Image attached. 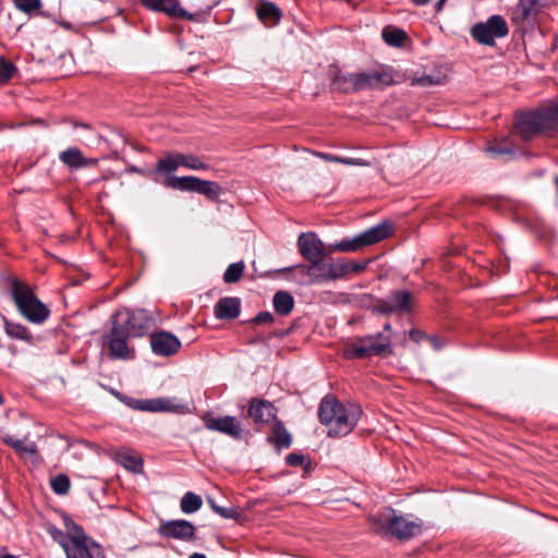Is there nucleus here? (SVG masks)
<instances>
[{
	"label": "nucleus",
	"mask_w": 558,
	"mask_h": 558,
	"mask_svg": "<svg viewBox=\"0 0 558 558\" xmlns=\"http://www.w3.org/2000/svg\"><path fill=\"white\" fill-rule=\"evenodd\" d=\"M488 150L490 153H494V154H509V153H512L511 149H494V148H489Z\"/></svg>",
	"instance_id": "obj_51"
},
{
	"label": "nucleus",
	"mask_w": 558,
	"mask_h": 558,
	"mask_svg": "<svg viewBox=\"0 0 558 558\" xmlns=\"http://www.w3.org/2000/svg\"><path fill=\"white\" fill-rule=\"evenodd\" d=\"M274 320V316L270 312H262L254 318L255 324H270Z\"/></svg>",
	"instance_id": "obj_47"
},
{
	"label": "nucleus",
	"mask_w": 558,
	"mask_h": 558,
	"mask_svg": "<svg viewBox=\"0 0 558 558\" xmlns=\"http://www.w3.org/2000/svg\"><path fill=\"white\" fill-rule=\"evenodd\" d=\"M385 330H390V325L389 324H386L385 327H384Z\"/></svg>",
	"instance_id": "obj_58"
},
{
	"label": "nucleus",
	"mask_w": 558,
	"mask_h": 558,
	"mask_svg": "<svg viewBox=\"0 0 558 558\" xmlns=\"http://www.w3.org/2000/svg\"><path fill=\"white\" fill-rule=\"evenodd\" d=\"M428 340L434 349H436V350L440 349L441 344L436 337H428Z\"/></svg>",
	"instance_id": "obj_50"
},
{
	"label": "nucleus",
	"mask_w": 558,
	"mask_h": 558,
	"mask_svg": "<svg viewBox=\"0 0 558 558\" xmlns=\"http://www.w3.org/2000/svg\"><path fill=\"white\" fill-rule=\"evenodd\" d=\"M204 425L207 429L222 433L231 438L240 439L243 436V428L236 417L226 416H214L210 413H205L202 416Z\"/></svg>",
	"instance_id": "obj_9"
},
{
	"label": "nucleus",
	"mask_w": 558,
	"mask_h": 558,
	"mask_svg": "<svg viewBox=\"0 0 558 558\" xmlns=\"http://www.w3.org/2000/svg\"><path fill=\"white\" fill-rule=\"evenodd\" d=\"M259 20L265 24H276L281 17L279 8L270 2H262L257 9Z\"/></svg>",
	"instance_id": "obj_28"
},
{
	"label": "nucleus",
	"mask_w": 558,
	"mask_h": 558,
	"mask_svg": "<svg viewBox=\"0 0 558 558\" xmlns=\"http://www.w3.org/2000/svg\"><path fill=\"white\" fill-rule=\"evenodd\" d=\"M337 279L343 278L351 275L349 259H337L336 260Z\"/></svg>",
	"instance_id": "obj_42"
},
{
	"label": "nucleus",
	"mask_w": 558,
	"mask_h": 558,
	"mask_svg": "<svg viewBox=\"0 0 558 558\" xmlns=\"http://www.w3.org/2000/svg\"><path fill=\"white\" fill-rule=\"evenodd\" d=\"M59 24H60L63 28H65V29H71V27H72L71 23H69V22H64V21H62V22H59Z\"/></svg>",
	"instance_id": "obj_53"
},
{
	"label": "nucleus",
	"mask_w": 558,
	"mask_h": 558,
	"mask_svg": "<svg viewBox=\"0 0 558 558\" xmlns=\"http://www.w3.org/2000/svg\"><path fill=\"white\" fill-rule=\"evenodd\" d=\"M208 502H209V505H210V507H211V509H213L214 511H215V508H219V507H220V506H218V505L215 502V500H214V499H211V498H209V499H208Z\"/></svg>",
	"instance_id": "obj_54"
},
{
	"label": "nucleus",
	"mask_w": 558,
	"mask_h": 558,
	"mask_svg": "<svg viewBox=\"0 0 558 558\" xmlns=\"http://www.w3.org/2000/svg\"><path fill=\"white\" fill-rule=\"evenodd\" d=\"M3 441L11 446L20 454H35L37 452L36 445L34 442L26 444L22 439H17L11 435H5Z\"/></svg>",
	"instance_id": "obj_32"
},
{
	"label": "nucleus",
	"mask_w": 558,
	"mask_h": 558,
	"mask_svg": "<svg viewBox=\"0 0 558 558\" xmlns=\"http://www.w3.org/2000/svg\"><path fill=\"white\" fill-rule=\"evenodd\" d=\"M315 155L326 161H329V162H338V163H343V165H348V166H361V167L369 166V162L364 159L343 158V157L325 154V153H316Z\"/></svg>",
	"instance_id": "obj_37"
},
{
	"label": "nucleus",
	"mask_w": 558,
	"mask_h": 558,
	"mask_svg": "<svg viewBox=\"0 0 558 558\" xmlns=\"http://www.w3.org/2000/svg\"><path fill=\"white\" fill-rule=\"evenodd\" d=\"M50 485L57 495H65L70 490L71 483L66 475L59 474L51 478Z\"/></svg>",
	"instance_id": "obj_40"
},
{
	"label": "nucleus",
	"mask_w": 558,
	"mask_h": 558,
	"mask_svg": "<svg viewBox=\"0 0 558 558\" xmlns=\"http://www.w3.org/2000/svg\"><path fill=\"white\" fill-rule=\"evenodd\" d=\"M150 317L143 310L131 311L123 308L112 318L113 325H120L124 335L132 338L143 337L150 328Z\"/></svg>",
	"instance_id": "obj_6"
},
{
	"label": "nucleus",
	"mask_w": 558,
	"mask_h": 558,
	"mask_svg": "<svg viewBox=\"0 0 558 558\" xmlns=\"http://www.w3.org/2000/svg\"><path fill=\"white\" fill-rule=\"evenodd\" d=\"M413 4L417 5V7H422V5H425L429 2V0H411Z\"/></svg>",
	"instance_id": "obj_52"
},
{
	"label": "nucleus",
	"mask_w": 558,
	"mask_h": 558,
	"mask_svg": "<svg viewBox=\"0 0 558 558\" xmlns=\"http://www.w3.org/2000/svg\"><path fill=\"white\" fill-rule=\"evenodd\" d=\"M362 73L363 89L384 88L398 83L401 76L390 68H381Z\"/></svg>",
	"instance_id": "obj_13"
},
{
	"label": "nucleus",
	"mask_w": 558,
	"mask_h": 558,
	"mask_svg": "<svg viewBox=\"0 0 558 558\" xmlns=\"http://www.w3.org/2000/svg\"><path fill=\"white\" fill-rule=\"evenodd\" d=\"M538 13V0H519L512 9L511 20L515 25L531 24Z\"/></svg>",
	"instance_id": "obj_18"
},
{
	"label": "nucleus",
	"mask_w": 558,
	"mask_h": 558,
	"mask_svg": "<svg viewBox=\"0 0 558 558\" xmlns=\"http://www.w3.org/2000/svg\"><path fill=\"white\" fill-rule=\"evenodd\" d=\"M215 512L226 519H233L238 517V511L233 508L219 507L215 508Z\"/></svg>",
	"instance_id": "obj_45"
},
{
	"label": "nucleus",
	"mask_w": 558,
	"mask_h": 558,
	"mask_svg": "<svg viewBox=\"0 0 558 558\" xmlns=\"http://www.w3.org/2000/svg\"><path fill=\"white\" fill-rule=\"evenodd\" d=\"M268 440L278 447H289L291 444V435L281 422H276Z\"/></svg>",
	"instance_id": "obj_29"
},
{
	"label": "nucleus",
	"mask_w": 558,
	"mask_h": 558,
	"mask_svg": "<svg viewBox=\"0 0 558 558\" xmlns=\"http://www.w3.org/2000/svg\"><path fill=\"white\" fill-rule=\"evenodd\" d=\"M447 0H439L436 4V9L440 11L442 9V5L445 4Z\"/></svg>",
	"instance_id": "obj_55"
},
{
	"label": "nucleus",
	"mask_w": 558,
	"mask_h": 558,
	"mask_svg": "<svg viewBox=\"0 0 558 558\" xmlns=\"http://www.w3.org/2000/svg\"><path fill=\"white\" fill-rule=\"evenodd\" d=\"M142 3L153 10L158 12H163L171 17H179L192 21L194 15L189 13L185 9H183L177 0H141Z\"/></svg>",
	"instance_id": "obj_17"
},
{
	"label": "nucleus",
	"mask_w": 558,
	"mask_h": 558,
	"mask_svg": "<svg viewBox=\"0 0 558 558\" xmlns=\"http://www.w3.org/2000/svg\"><path fill=\"white\" fill-rule=\"evenodd\" d=\"M305 269L311 283L337 280L336 260H324L320 258L313 265L301 266Z\"/></svg>",
	"instance_id": "obj_15"
},
{
	"label": "nucleus",
	"mask_w": 558,
	"mask_h": 558,
	"mask_svg": "<svg viewBox=\"0 0 558 558\" xmlns=\"http://www.w3.org/2000/svg\"><path fill=\"white\" fill-rule=\"evenodd\" d=\"M240 305L238 298H222L215 305V316L218 319H234L240 314Z\"/></svg>",
	"instance_id": "obj_24"
},
{
	"label": "nucleus",
	"mask_w": 558,
	"mask_h": 558,
	"mask_svg": "<svg viewBox=\"0 0 558 558\" xmlns=\"http://www.w3.org/2000/svg\"><path fill=\"white\" fill-rule=\"evenodd\" d=\"M16 68L4 58H0V81L8 82L15 73Z\"/></svg>",
	"instance_id": "obj_41"
},
{
	"label": "nucleus",
	"mask_w": 558,
	"mask_h": 558,
	"mask_svg": "<svg viewBox=\"0 0 558 558\" xmlns=\"http://www.w3.org/2000/svg\"><path fill=\"white\" fill-rule=\"evenodd\" d=\"M362 410L355 404H342L335 398L326 397L319 404V420L328 427V436L342 437L356 425Z\"/></svg>",
	"instance_id": "obj_2"
},
{
	"label": "nucleus",
	"mask_w": 558,
	"mask_h": 558,
	"mask_svg": "<svg viewBox=\"0 0 558 558\" xmlns=\"http://www.w3.org/2000/svg\"><path fill=\"white\" fill-rule=\"evenodd\" d=\"M190 558H206V557H205V555H203V554H197V553H195V554H193L192 556H190Z\"/></svg>",
	"instance_id": "obj_56"
},
{
	"label": "nucleus",
	"mask_w": 558,
	"mask_h": 558,
	"mask_svg": "<svg viewBox=\"0 0 558 558\" xmlns=\"http://www.w3.org/2000/svg\"><path fill=\"white\" fill-rule=\"evenodd\" d=\"M374 310L380 314H391L396 312L388 299L385 301H379L375 305Z\"/></svg>",
	"instance_id": "obj_44"
},
{
	"label": "nucleus",
	"mask_w": 558,
	"mask_h": 558,
	"mask_svg": "<svg viewBox=\"0 0 558 558\" xmlns=\"http://www.w3.org/2000/svg\"><path fill=\"white\" fill-rule=\"evenodd\" d=\"M416 83L422 86H430V85H439L442 83L441 78L437 76L436 78L432 75H423L416 78Z\"/></svg>",
	"instance_id": "obj_43"
},
{
	"label": "nucleus",
	"mask_w": 558,
	"mask_h": 558,
	"mask_svg": "<svg viewBox=\"0 0 558 558\" xmlns=\"http://www.w3.org/2000/svg\"><path fill=\"white\" fill-rule=\"evenodd\" d=\"M199 179L196 177H175L169 175L163 184L172 190L196 192Z\"/></svg>",
	"instance_id": "obj_26"
},
{
	"label": "nucleus",
	"mask_w": 558,
	"mask_h": 558,
	"mask_svg": "<svg viewBox=\"0 0 558 558\" xmlns=\"http://www.w3.org/2000/svg\"><path fill=\"white\" fill-rule=\"evenodd\" d=\"M556 181H557V183H558V177L556 178Z\"/></svg>",
	"instance_id": "obj_59"
},
{
	"label": "nucleus",
	"mask_w": 558,
	"mask_h": 558,
	"mask_svg": "<svg viewBox=\"0 0 558 558\" xmlns=\"http://www.w3.org/2000/svg\"><path fill=\"white\" fill-rule=\"evenodd\" d=\"M150 345L154 353L169 356L179 351L181 342L174 335L168 331H159L150 336Z\"/></svg>",
	"instance_id": "obj_16"
},
{
	"label": "nucleus",
	"mask_w": 558,
	"mask_h": 558,
	"mask_svg": "<svg viewBox=\"0 0 558 558\" xmlns=\"http://www.w3.org/2000/svg\"><path fill=\"white\" fill-rule=\"evenodd\" d=\"M391 353V339L383 333L354 339L349 342L343 350V354L347 359L387 356Z\"/></svg>",
	"instance_id": "obj_4"
},
{
	"label": "nucleus",
	"mask_w": 558,
	"mask_h": 558,
	"mask_svg": "<svg viewBox=\"0 0 558 558\" xmlns=\"http://www.w3.org/2000/svg\"><path fill=\"white\" fill-rule=\"evenodd\" d=\"M272 303L276 312L280 315H288L294 305L292 295L283 291H279L275 294Z\"/></svg>",
	"instance_id": "obj_31"
},
{
	"label": "nucleus",
	"mask_w": 558,
	"mask_h": 558,
	"mask_svg": "<svg viewBox=\"0 0 558 558\" xmlns=\"http://www.w3.org/2000/svg\"><path fill=\"white\" fill-rule=\"evenodd\" d=\"M396 312L408 311L411 306L412 295L408 291H396L388 298Z\"/></svg>",
	"instance_id": "obj_33"
},
{
	"label": "nucleus",
	"mask_w": 558,
	"mask_h": 558,
	"mask_svg": "<svg viewBox=\"0 0 558 558\" xmlns=\"http://www.w3.org/2000/svg\"><path fill=\"white\" fill-rule=\"evenodd\" d=\"M65 526L66 533H63L61 530L52 525L48 526L47 531L48 534L52 537V539L56 541L66 554V546L72 542L74 543V541L77 539L83 530L81 526H78L72 521H66Z\"/></svg>",
	"instance_id": "obj_20"
},
{
	"label": "nucleus",
	"mask_w": 558,
	"mask_h": 558,
	"mask_svg": "<svg viewBox=\"0 0 558 558\" xmlns=\"http://www.w3.org/2000/svg\"><path fill=\"white\" fill-rule=\"evenodd\" d=\"M535 113L542 122L544 132L553 131L558 126V102L551 104Z\"/></svg>",
	"instance_id": "obj_27"
},
{
	"label": "nucleus",
	"mask_w": 558,
	"mask_h": 558,
	"mask_svg": "<svg viewBox=\"0 0 558 558\" xmlns=\"http://www.w3.org/2000/svg\"><path fill=\"white\" fill-rule=\"evenodd\" d=\"M130 336L124 335L120 325H113L108 335L102 337V342L109 349L112 359H131L133 350L128 347L126 340Z\"/></svg>",
	"instance_id": "obj_10"
},
{
	"label": "nucleus",
	"mask_w": 558,
	"mask_h": 558,
	"mask_svg": "<svg viewBox=\"0 0 558 558\" xmlns=\"http://www.w3.org/2000/svg\"><path fill=\"white\" fill-rule=\"evenodd\" d=\"M118 462L126 470L133 473H141L143 471L142 458L131 449H121L117 452Z\"/></svg>",
	"instance_id": "obj_25"
},
{
	"label": "nucleus",
	"mask_w": 558,
	"mask_h": 558,
	"mask_svg": "<svg viewBox=\"0 0 558 558\" xmlns=\"http://www.w3.org/2000/svg\"><path fill=\"white\" fill-rule=\"evenodd\" d=\"M349 262H350L351 274H359V272L363 271L369 263L368 260L355 262V260H351V259H349Z\"/></svg>",
	"instance_id": "obj_46"
},
{
	"label": "nucleus",
	"mask_w": 558,
	"mask_h": 558,
	"mask_svg": "<svg viewBox=\"0 0 558 558\" xmlns=\"http://www.w3.org/2000/svg\"><path fill=\"white\" fill-rule=\"evenodd\" d=\"M409 336L410 339L414 342H420L423 338H425V335L420 330H411Z\"/></svg>",
	"instance_id": "obj_49"
},
{
	"label": "nucleus",
	"mask_w": 558,
	"mask_h": 558,
	"mask_svg": "<svg viewBox=\"0 0 558 558\" xmlns=\"http://www.w3.org/2000/svg\"><path fill=\"white\" fill-rule=\"evenodd\" d=\"M60 160L72 169L96 166L98 159L85 158L78 148H69L59 155Z\"/></svg>",
	"instance_id": "obj_23"
},
{
	"label": "nucleus",
	"mask_w": 558,
	"mask_h": 558,
	"mask_svg": "<svg viewBox=\"0 0 558 558\" xmlns=\"http://www.w3.org/2000/svg\"><path fill=\"white\" fill-rule=\"evenodd\" d=\"M304 456L302 454H298V453H290L288 457H287V463L289 465H301L304 463Z\"/></svg>",
	"instance_id": "obj_48"
},
{
	"label": "nucleus",
	"mask_w": 558,
	"mask_h": 558,
	"mask_svg": "<svg viewBox=\"0 0 558 558\" xmlns=\"http://www.w3.org/2000/svg\"><path fill=\"white\" fill-rule=\"evenodd\" d=\"M332 75V87L335 89L349 93L363 90L362 73H341L339 70L333 69Z\"/></svg>",
	"instance_id": "obj_19"
},
{
	"label": "nucleus",
	"mask_w": 558,
	"mask_h": 558,
	"mask_svg": "<svg viewBox=\"0 0 558 558\" xmlns=\"http://www.w3.org/2000/svg\"><path fill=\"white\" fill-rule=\"evenodd\" d=\"M248 414L256 423H270L276 418V409L269 401L254 400Z\"/></svg>",
	"instance_id": "obj_22"
},
{
	"label": "nucleus",
	"mask_w": 558,
	"mask_h": 558,
	"mask_svg": "<svg viewBox=\"0 0 558 558\" xmlns=\"http://www.w3.org/2000/svg\"><path fill=\"white\" fill-rule=\"evenodd\" d=\"M244 267L245 266L242 262L229 265L223 275L225 282L233 283L239 281L243 275Z\"/></svg>",
	"instance_id": "obj_39"
},
{
	"label": "nucleus",
	"mask_w": 558,
	"mask_h": 558,
	"mask_svg": "<svg viewBox=\"0 0 558 558\" xmlns=\"http://www.w3.org/2000/svg\"><path fill=\"white\" fill-rule=\"evenodd\" d=\"M14 8L27 15H41L46 16V13L41 11L43 2L41 0H12Z\"/></svg>",
	"instance_id": "obj_30"
},
{
	"label": "nucleus",
	"mask_w": 558,
	"mask_h": 558,
	"mask_svg": "<svg viewBox=\"0 0 558 558\" xmlns=\"http://www.w3.org/2000/svg\"><path fill=\"white\" fill-rule=\"evenodd\" d=\"M180 167L190 170H208L210 167L202 158L192 154L166 153L158 159L156 169L162 173H171Z\"/></svg>",
	"instance_id": "obj_7"
},
{
	"label": "nucleus",
	"mask_w": 558,
	"mask_h": 558,
	"mask_svg": "<svg viewBox=\"0 0 558 558\" xmlns=\"http://www.w3.org/2000/svg\"><path fill=\"white\" fill-rule=\"evenodd\" d=\"M131 407L145 412H186V407L179 403L175 398L137 399L132 402Z\"/></svg>",
	"instance_id": "obj_11"
},
{
	"label": "nucleus",
	"mask_w": 558,
	"mask_h": 558,
	"mask_svg": "<svg viewBox=\"0 0 558 558\" xmlns=\"http://www.w3.org/2000/svg\"><path fill=\"white\" fill-rule=\"evenodd\" d=\"M66 558H105V554L100 545L83 531L74 543L66 546Z\"/></svg>",
	"instance_id": "obj_12"
},
{
	"label": "nucleus",
	"mask_w": 558,
	"mask_h": 558,
	"mask_svg": "<svg viewBox=\"0 0 558 558\" xmlns=\"http://www.w3.org/2000/svg\"><path fill=\"white\" fill-rule=\"evenodd\" d=\"M515 131L523 140H530L535 134L544 132L542 122L535 112L522 116L515 123Z\"/></svg>",
	"instance_id": "obj_21"
},
{
	"label": "nucleus",
	"mask_w": 558,
	"mask_h": 558,
	"mask_svg": "<svg viewBox=\"0 0 558 558\" xmlns=\"http://www.w3.org/2000/svg\"><path fill=\"white\" fill-rule=\"evenodd\" d=\"M202 505V498L192 492L184 494L180 502L181 510L184 513H194L201 509Z\"/></svg>",
	"instance_id": "obj_34"
},
{
	"label": "nucleus",
	"mask_w": 558,
	"mask_h": 558,
	"mask_svg": "<svg viewBox=\"0 0 558 558\" xmlns=\"http://www.w3.org/2000/svg\"><path fill=\"white\" fill-rule=\"evenodd\" d=\"M508 32L507 22L501 15H493L486 22L475 24L471 29L474 39L487 46H493L497 38L507 36Z\"/></svg>",
	"instance_id": "obj_8"
},
{
	"label": "nucleus",
	"mask_w": 558,
	"mask_h": 558,
	"mask_svg": "<svg viewBox=\"0 0 558 558\" xmlns=\"http://www.w3.org/2000/svg\"><path fill=\"white\" fill-rule=\"evenodd\" d=\"M392 232V227L389 222L385 221L376 225L364 232L351 238L344 239L326 246L324 242L314 232L301 233L298 239L299 251L304 259L310 262V265L324 258L327 253L341 252L351 253L356 252L365 246L373 245L387 239Z\"/></svg>",
	"instance_id": "obj_1"
},
{
	"label": "nucleus",
	"mask_w": 558,
	"mask_h": 558,
	"mask_svg": "<svg viewBox=\"0 0 558 558\" xmlns=\"http://www.w3.org/2000/svg\"><path fill=\"white\" fill-rule=\"evenodd\" d=\"M196 192L205 195L207 198L211 201H216L221 194V187L218 183L214 181H206L199 179Z\"/></svg>",
	"instance_id": "obj_35"
},
{
	"label": "nucleus",
	"mask_w": 558,
	"mask_h": 558,
	"mask_svg": "<svg viewBox=\"0 0 558 558\" xmlns=\"http://www.w3.org/2000/svg\"><path fill=\"white\" fill-rule=\"evenodd\" d=\"M158 533L166 537L191 541L194 538L195 527L186 520H171L161 523Z\"/></svg>",
	"instance_id": "obj_14"
},
{
	"label": "nucleus",
	"mask_w": 558,
	"mask_h": 558,
	"mask_svg": "<svg viewBox=\"0 0 558 558\" xmlns=\"http://www.w3.org/2000/svg\"><path fill=\"white\" fill-rule=\"evenodd\" d=\"M3 319H4L5 332L9 337L22 339V340L31 339L29 331L25 326L17 324V323L9 322L7 318H3Z\"/></svg>",
	"instance_id": "obj_36"
},
{
	"label": "nucleus",
	"mask_w": 558,
	"mask_h": 558,
	"mask_svg": "<svg viewBox=\"0 0 558 558\" xmlns=\"http://www.w3.org/2000/svg\"><path fill=\"white\" fill-rule=\"evenodd\" d=\"M405 33L398 28L386 27L383 31V38L390 46H401L405 40Z\"/></svg>",
	"instance_id": "obj_38"
},
{
	"label": "nucleus",
	"mask_w": 558,
	"mask_h": 558,
	"mask_svg": "<svg viewBox=\"0 0 558 558\" xmlns=\"http://www.w3.org/2000/svg\"><path fill=\"white\" fill-rule=\"evenodd\" d=\"M0 558H15V557H14V556H12V555H3V556H1Z\"/></svg>",
	"instance_id": "obj_57"
},
{
	"label": "nucleus",
	"mask_w": 558,
	"mask_h": 558,
	"mask_svg": "<svg viewBox=\"0 0 558 558\" xmlns=\"http://www.w3.org/2000/svg\"><path fill=\"white\" fill-rule=\"evenodd\" d=\"M11 295L20 314L28 322L43 324L48 319L50 310L24 282L14 280L11 286Z\"/></svg>",
	"instance_id": "obj_3"
},
{
	"label": "nucleus",
	"mask_w": 558,
	"mask_h": 558,
	"mask_svg": "<svg viewBox=\"0 0 558 558\" xmlns=\"http://www.w3.org/2000/svg\"><path fill=\"white\" fill-rule=\"evenodd\" d=\"M378 530L404 539L418 535L422 532V524L417 520H409L403 515H396L393 511L380 514L378 518Z\"/></svg>",
	"instance_id": "obj_5"
}]
</instances>
